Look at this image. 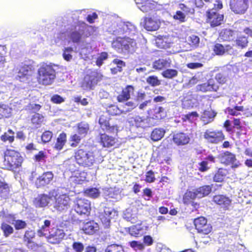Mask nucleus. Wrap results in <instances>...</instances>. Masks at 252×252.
Listing matches in <instances>:
<instances>
[{
	"label": "nucleus",
	"mask_w": 252,
	"mask_h": 252,
	"mask_svg": "<svg viewBox=\"0 0 252 252\" xmlns=\"http://www.w3.org/2000/svg\"><path fill=\"white\" fill-rule=\"evenodd\" d=\"M2 158L4 169L12 171L21 168L24 161L21 153L13 149H6L3 151Z\"/></svg>",
	"instance_id": "obj_1"
},
{
	"label": "nucleus",
	"mask_w": 252,
	"mask_h": 252,
	"mask_svg": "<svg viewBox=\"0 0 252 252\" xmlns=\"http://www.w3.org/2000/svg\"><path fill=\"white\" fill-rule=\"evenodd\" d=\"M52 63H42L37 71L36 80L40 85L47 86L51 85L56 77V72Z\"/></svg>",
	"instance_id": "obj_2"
},
{
	"label": "nucleus",
	"mask_w": 252,
	"mask_h": 252,
	"mask_svg": "<svg viewBox=\"0 0 252 252\" xmlns=\"http://www.w3.org/2000/svg\"><path fill=\"white\" fill-rule=\"evenodd\" d=\"M74 158L76 163L81 167L90 168L96 162L97 158L95 152L84 148L75 150Z\"/></svg>",
	"instance_id": "obj_3"
},
{
	"label": "nucleus",
	"mask_w": 252,
	"mask_h": 252,
	"mask_svg": "<svg viewBox=\"0 0 252 252\" xmlns=\"http://www.w3.org/2000/svg\"><path fill=\"white\" fill-rule=\"evenodd\" d=\"M34 67L31 63L25 62L15 66L13 71L17 74L16 78L20 81H25L31 78L34 72Z\"/></svg>",
	"instance_id": "obj_4"
},
{
	"label": "nucleus",
	"mask_w": 252,
	"mask_h": 252,
	"mask_svg": "<svg viewBox=\"0 0 252 252\" xmlns=\"http://www.w3.org/2000/svg\"><path fill=\"white\" fill-rule=\"evenodd\" d=\"M54 208L60 212L66 211L71 204V199L68 193H56L54 196Z\"/></svg>",
	"instance_id": "obj_5"
},
{
	"label": "nucleus",
	"mask_w": 252,
	"mask_h": 252,
	"mask_svg": "<svg viewBox=\"0 0 252 252\" xmlns=\"http://www.w3.org/2000/svg\"><path fill=\"white\" fill-rule=\"evenodd\" d=\"M74 208L78 214L88 216L91 211V203L85 198H77L74 203Z\"/></svg>",
	"instance_id": "obj_6"
},
{
	"label": "nucleus",
	"mask_w": 252,
	"mask_h": 252,
	"mask_svg": "<svg viewBox=\"0 0 252 252\" xmlns=\"http://www.w3.org/2000/svg\"><path fill=\"white\" fill-rule=\"evenodd\" d=\"M203 137L207 142L214 144H218L225 139V135L221 130L207 129Z\"/></svg>",
	"instance_id": "obj_7"
},
{
	"label": "nucleus",
	"mask_w": 252,
	"mask_h": 252,
	"mask_svg": "<svg viewBox=\"0 0 252 252\" xmlns=\"http://www.w3.org/2000/svg\"><path fill=\"white\" fill-rule=\"evenodd\" d=\"M112 45L115 49L127 51L135 46L136 42L129 37H118L112 42Z\"/></svg>",
	"instance_id": "obj_8"
},
{
	"label": "nucleus",
	"mask_w": 252,
	"mask_h": 252,
	"mask_svg": "<svg viewBox=\"0 0 252 252\" xmlns=\"http://www.w3.org/2000/svg\"><path fill=\"white\" fill-rule=\"evenodd\" d=\"M194 224L198 233L208 235L212 230V226L207 222V220L204 217H199L194 220Z\"/></svg>",
	"instance_id": "obj_9"
},
{
	"label": "nucleus",
	"mask_w": 252,
	"mask_h": 252,
	"mask_svg": "<svg viewBox=\"0 0 252 252\" xmlns=\"http://www.w3.org/2000/svg\"><path fill=\"white\" fill-rule=\"evenodd\" d=\"M207 22L210 23L211 27H215L221 25L223 20V15L216 11L215 8L208 9L206 12Z\"/></svg>",
	"instance_id": "obj_10"
},
{
	"label": "nucleus",
	"mask_w": 252,
	"mask_h": 252,
	"mask_svg": "<svg viewBox=\"0 0 252 252\" xmlns=\"http://www.w3.org/2000/svg\"><path fill=\"white\" fill-rule=\"evenodd\" d=\"M195 89L197 92H217L220 89V86L213 79L211 78L205 83L197 85Z\"/></svg>",
	"instance_id": "obj_11"
},
{
	"label": "nucleus",
	"mask_w": 252,
	"mask_h": 252,
	"mask_svg": "<svg viewBox=\"0 0 252 252\" xmlns=\"http://www.w3.org/2000/svg\"><path fill=\"white\" fill-rule=\"evenodd\" d=\"M128 122L132 126L143 129L152 127L155 124V123L149 122V119H148L147 117L145 118L139 116L129 118Z\"/></svg>",
	"instance_id": "obj_12"
},
{
	"label": "nucleus",
	"mask_w": 252,
	"mask_h": 252,
	"mask_svg": "<svg viewBox=\"0 0 252 252\" xmlns=\"http://www.w3.org/2000/svg\"><path fill=\"white\" fill-rule=\"evenodd\" d=\"M54 176L52 171L44 172L36 179L34 185L38 189L44 188L52 183Z\"/></svg>",
	"instance_id": "obj_13"
},
{
	"label": "nucleus",
	"mask_w": 252,
	"mask_h": 252,
	"mask_svg": "<svg viewBox=\"0 0 252 252\" xmlns=\"http://www.w3.org/2000/svg\"><path fill=\"white\" fill-rule=\"evenodd\" d=\"M98 143L102 148H111L118 144V139L115 136L110 135L105 132L99 134Z\"/></svg>",
	"instance_id": "obj_14"
},
{
	"label": "nucleus",
	"mask_w": 252,
	"mask_h": 252,
	"mask_svg": "<svg viewBox=\"0 0 252 252\" xmlns=\"http://www.w3.org/2000/svg\"><path fill=\"white\" fill-rule=\"evenodd\" d=\"M249 0H230V9L236 14H244L248 8Z\"/></svg>",
	"instance_id": "obj_15"
},
{
	"label": "nucleus",
	"mask_w": 252,
	"mask_h": 252,
	"mask_svg": "<svg viewBox=\"0 0 252 252\" xmlns=\"http://www.w3.org/2000/svg\"><path fill=\"white\" fill-rule=\"evenodd\" d=\"M64 236L63 230L54 227L49 232V235L46 236V238L49 243L58 244L62 241Z\"/></svg>",
	"instance_id": "obj_16"
},
{
	"label": "nucleus",
	"mask_w": 252,
	"mask_h": 252,
	"mask_svg": "<svg viewBox=\"0 0 252 252\" xmlns=\"http://www.w3.org/2000/svg\"><path fill=\"white\" fill-rule=\"evenodd\" d=\"M102 75L97 72L88 74L84 79L83 85L88 89L92 90L97 83L102 80Z\"/></svg>",
	"instance_id": "obj_17"
},
{
	"label": "nucleus",
	"mask_w": 252,
	"mask_h": 252,
	"mask_svg": "<svg viewBox=\"0 0 252 252\" xmlns=\"http://www.w3.org/2000/svg\"><path fill=\"white\" fill-rule=\"evenodd\" d=\"M128 234L134 237H141L146 233L148 229V226L145 225L142 222L135 225H132L126 229Z\"/></svg>",
	"instance_id": "obj_18"
},
{
	"label": "nucleus",
	"mask_w": 252,
	"mask_h": 252,
	"mask_svg": "<svg viewBox=\"0 0 252 252\" xmlns=\"http://www.w3.org/2000/svg\"><path fill=\"white\" fill-rule=\"evenodd\" d=\"M147 113V118L149 119V122H151V120L159 121L165 117L164 109L161 106L157 105L149 109Z\"/></svg>",
	"instance_id": "obj_19"
},
{
	"label": "nucleus",
	"mask_w": 252,
	"mask_h": 252,
	"mask_svg": "<svg viewBox=\"0 0 252 252\" xmlns=\"http://www.w3.org/2000/svg\"><path fill=\"white\" fill-rule=\"evenodd\" d=\"M160 22L159 20L154 17H145L143 26L144 28L150 32L157 31L160 27Z\"/></svg>",
	"instance_id": "obj_20"
},
{
	"label": "nucleus",
	"mask_w": 252,
	"mask_h": 252,
	"mask_svg": "<svg viewBox=\"0 0 252 252\" xmlns=\"http://www.w3.org/2000/svg\"><path fill=\"white\" fill-rule=\"evenodd\" d=\"M135 88L132 85H126L123 88L121 93L117 95L116 99L119 102L127 101L131 98V95L134 94Z\"/></svg>",
	"instance_id": "obj_21"
},
{
	"label": "nucleus",
	"mask_w": 252,
	"mask_h": 252,
	"mask_svg": "<svg viewBox=\"0 0 252 252\" xmlns=\"http://www.w3.org/2000/svg\"><path fill=\"white\" fill-rule=\"evenodd\" d=\"M35 237V233L33 230H27L25 231L23 241L29 249H35L38 245L34 240Z\"/></svg>",
	"instance_id": "obj_22"
},
{
	"label": "nucleus",
	"mask_w": 252,
	"mask_h": 252,
	"mask_svg": "<svg viewBox=\"0 0 252 252\" xmlns=\"http://www.w3.org/2000/svg\"><path fill=\"white\" fill-rule=\"evenodd\" d=\"M213 201L220 205L224 210H228L231 205L232 200L226 195L217 194L213 196Z\"/></svg>",
	"instance_id": "obj_23"
},
{
	"label": "nucleus",
	"mask_w": 252,
	"mask_h": 252,
	"mask_svg": "<svg viewBox=\"0 0 252 252\" xmlns=\"http://www.w3.org/2000/svg\"><path fill=\"white\" fill-rule=\"evenodd\" d=\"M157 46L160 48H169L173 43L172 37L169 35H158L156 38Z\"/></svg>",
	"instance_id": "obj_24"
},
{
	"label": "nucleus",
	"mask_w": 252,
	"mask_h": 252,
	"mask_svg": "<svg viewBox=\"0 0 252 252\" xmlns=\"http://www.w3.org/2000/svg\"><path fill=\"white\" fill-rule=\"evenodd\" d=\"M112 213V208L105 207L103 212L99 215V219L105 228H108L110 226Z\"/></svg>",
	"instance_id": "obj_25"
},
{
	"label": "nucleus",
	"mask_w": 252,
	"mask_h": 252,
	"mask_svg": "<svg viewBox=\"0 0 252 252\" xmlns=\"http://www.w3.org/2000/svg\"><path fill=\"white\" fill-rule=\"evenodd\" d=\"M219 158L220 162L225 165H230L237 160L235 155L229 151H225L220 154Z\"/></svg>",
	"instance_id": "obj_26"
},
{
	"label": "nucleus",
	"mask_w": 252,
	"mask_h": 252,
	"mask_svg": "<svg viewBox=\"0 0 252 252\" xmlns=\"http://www.w3.org/2000/svg\"><path fill=\"white\" fill-rule=\"evenodd\" d=\"M81 229L86 234L93 235L98 230L99 225L94 220H90L83 223Z\"/></svg>",
	"instance_id": "obj_27"
},
{
	"label": "nucleus",
	"mask_w": 252,
	"mask_h": 252,
	"mask_svg": "<svg viewBox=\"0 0 252 252\" xmlns=\"http://www.w3.org/2000/svg\"><path fill=\"white\" fill-rule=\"evenodd\" d=\"M173 141L177 146H183L188 144L190 141L189 136L184 132H178L173 135Z\"/></svg>",
	"instance_id": "obj_28"
},
{
	"label": "nucleus",
	"mask_w": 252,
	"mask_h": 252,
	"mask_svg": "<svg viewBox=\"0 0 252 252\" xmlns=\"http://www.w3.org/2000/svg\"><path fill=\"white\" fill-rule=\"evenodd\" d=\"M51 199V197L48 195L41 194L34 198L33 203L36 207H45L48 205Z\"/></svg>",
	"instance_id": "obj_29"
},
{
	"label": "nucleus",
	"mask_w": 252,
	"mask_h": 252,
	"mask_svg": "<svg viewBox=\"0 0 252 252\" xmlns=\"http://www.w3.org/2000/svg\"><path fill=\"white\" fill-rule=\"evenodd\" d=\"M213 50L216 55L221 56L225 53L229 54L233 50V47L229 44L223 46L220 43H216L213 48Z\"/></svg>",
	"instance_id": "obj_30"
},
{
	"label": "nucleus",
	"mask_w": 252,
	"mask_h": 252,
	"mask_svg": "<svg viewBox=\"0 0 252 252\" xmlns=\"http://www.w3.org/2000/svg\"><path fill=\"white\" fill-rule=\"evenodd\" d=\"M171 63V61L169 58L167 59H159L153 62L152 67L156 70H160L170 67Z\"/></svg>",
	"instance_id": "obj_31"
},
{
	"label": "nucleus",
	"mask_w": 252,
	"mask_h": 252,
	"mask_svg": "<svg viewBox=\"0 0 252 252\" xmlns=\"http://www.w3.org/2000/svg\"><path fill=\"white\" fill-rule=\"evenodd\" d=\"M67 141V135L64 132L59 134L55 143L54 148L58 151L62 150Z\"/></svg>",
	"instance_id": "obj_32"
},
{
	"label": "nucleus",
	"mask_w": 252,
	"mask_h": 252,
	"mask_svg": "<svg viewBox=\"0 0 252 252\" xmlns=\"http://www.w3.org/2000/svg\"><path fill=\"white\" fill-rule=\"evenodd\" d=\"M179 7L186 15H193L195 13V9L190 0L185 3H180Z\"/></svg>",
	"instance_id": "obj_33"
},
{
	"label": "nucleus",
	"mask_w": 252,
	"mask_h": 252,
	"mask_svg": "<svg viewBox=\"0 0 252 252\" xmlns=\"http://www.w3.org/2000/svg\"><path fill=\"white\" fill-rule=\"evenodd\" d=\"M217 114V112L212 109L205 110L202 115V120L205 124L210 123L214 121V119L216 116Z\"/></svg>",
	"instance_id": "obj_34"
},
{
	"label": "nucleus",
	"mask_w": 252,
	"mask_h": 252,
	"mask_svg": "<svg viewBox=\"0 0 252 252\" xmlns=\"http://www.w3.org/2000/svg\"><path fill=\"white\" fill-rule=\"evenodd\" d=\"M138 8L143 12H148L155 8L154 4L149 0H142L141 2H136Z\"/></svg>",
	"instance_id": "obj_35"
},
{
	"label": "nucleus",
	"mask_w": 252,
	"mask_h": 252,
	"mask_svg": "<svg viewBox=\"0 0 252 252\" xmlns=\"http://www.w3.org/2000/svg\"><path fill=\"white\" fill-rule=\"evenodd\" d=\"M15 138V132L10 128H9L7 131L4 132L0 136V139L2 142H8L9 144H12L14 141Z\"/></svg>",
	"instance_id": "obj_36"
},
{
	"label": "nucleus",
	"mask_w": 252,
	"mask_h": 252,
	"mask_svg": "<svg viewBox=\"0 0 252 252\" xmlns=\"http://www.w3.org/2000/svg\"><path fill=\"white\" fill-rule=\"evenodd\" d=\"M228 170L224 168H220L213 176V181L215 182L221 183L223 182L228 174Z\"/></svg>",
	"instance_id": "obj_37"
},
{
	"label": "nucleus",
	"mask_w": 252,
	"mask_h": 252,
	"mask_svg": "<svg viewBox=\"0 0 252 252\" xmlns=\"http://www.w3.org/2000/svg\"><path fill=\"white\" fill-rule=\"evenodd\" d=\"M198 197L201 198L209 195L212 191V187L204 185L194 189Z\"/></svg>",
	"instance_id": "obj_38"
},
{
	"label": "nucleus",
	"mask_w": 252,
	"mask_h": 252,
	"mask_svg": "<svg viewBox=\"0 0 252 252\" xmlns=\"http://www.w3.org/2000/svg\"><path fill=\"white\" fill-rule=\"evenodd\" d=\"M83 34L82 31L75 30L70 32L69 38L72 43H79L82 40Z\"/></svg>",
	"instance_id": "obj_39"
},
{
	"label": "nucleus",
	"mask_w": 252,
	"mask_h": 252,
	"mask_svg": "<svg viewBox=\"0 0 252 252\" xmlns=\"http://www.w3.org/2000/svg\"><path fill=\"white\" fill-rule=\"evenodd\" d=\"M196 197H198L195 190H187L183 196V201L186 205L190 204Z\"/></svg>",
	"instance_id": "obj_40"
},
{
	"label": "nucleus",
	"mask_w": 252,
	"mask_h": 252,
	"mask_svg": "<svg viewBox=\"0 0 252 252\" xmlns=\"http://www.w3.org/2000/svg\"><path fill=\"white\" fill-rule=\"evenodd\" d=\"M165 133L162 128H156L153 129L151 134V138L154 141H157L162 139Z\"/></svg>",
	"instance_id": "obj_41"
},
{
	"label": "nucleus",
	"mask_w": 252,
	"mask_h": 252,
	"mask_svg": "<svg viewBox=\"0 0 252 252\" xmlns=\"http://www.w3.org/2000/svg\"><path fill=\"white\" fill-rule=\"evenodd\" d=\"M10 192V187L8 183L0 180V197L4 199L8 198Z\"/></svg>",
	"instance_id": "obj_42"
},
{
	"label": "nucleus",
	"mask_w": 252,
	"mask_h": 252,
	"mask_svg": "<svg viewBox=\"0 0 252 252\" xmlns=\"http://www.w3.org/2000/svg\"><path fill=\"white\" fill-rule=\"evenodd\" d=\"M11 109L4 104H0V119L7 118L10 117Z\"/></svg>",
	"instance_id": "obj_43"
},
{
	"label": "nucleus",
	"mask_w": 252,
	"mask_h": 252,
	"mask_svg": "<svg viewBox=\"0 0 252 252\" xmlns=\"http://www.w3.org/2000/svg\"><path fill=\"white\" fill-rule=\"evenodd\" d=\"M44 116L38 113H35L31 118L32 125L36 127H39L44 122Z\"/></svg>",
	"instance_id": "obj_44"
},
{
	"label": "nucleus",
	"mask_w": 252,
	"mask_h": 252,
	"mask_svg": "<svg viewBox=\"0 0 252 252\" xmlns=\"http://www.w3.org/2000/svg\"><path fill=\"white\" fill-rule=\"evenodd\" d=\"M89 124L80 123L77 124L78 134L83 138L86 137L89 131Z\"/></svg>",
	"instance_id": "obj_45"
},
{
	"label": "nucleus",
	"mask_w": 252,
	"mask_h": 252,
	"mask_svg": "<svg viewBox=\"0 0 252 252\" xmlns=\"http://www.w3.org/2000/svg\"><path fill=\"white\" fill-rule=\"evenodd\" d=\"M84 193L92 198H98L100 194L99 189L96 188H87L84 190Z\"/></svg>",
	"instance_id": "obj_46"
},
{
	"label": "nucleus",
	"mask_w": 252,
	"mask_h": 252,
	"mask_svg": "<svg viewBox=\"0 0 252 252\" xmlns=\"http://www.w3.org/2000/svg\"><path fill=\"white\" fill-rule=\"evenodd\" d=\"M51 225V221L46 220L44 221V224L37 231V234L40 237H46L47 236V228Z\"/></svg>",
	"instance_id": "obj_47"
},
{
	"label": "nucleus",
	"mask_w": 252,
	"mask_h": 252,
	"mask_svg": "<svg viewBox=\"0 0 252 252\" xmlns=\"http://www.w3.org/2000/svg\"><path fill=\"white\" fill-rule=\"evenodd\" d=\"M83 137L77 133L71 134L69 139L70 146L71 147L75 148L80 143Z\"/></svg>",
	"instance_id": "obj_48"
},
{
	"label": "nucleus",
	"mask_w": 252,
	"mask_h": 252,
	"mask_svg": "<svg viewBox=\"0 0 252 252\" xmlns=\"http://www.w3.org/2000/svg\"><path fill=\"white\" fill-rule=\"evenodd\" d=\"M105 252H125L124 247L121 245L112 244L108 245L105 248Z\"/></svg>",
	"instance_id": "obj_49"
},
{
	"label": "nucleus",
	"mask_w": 252,
	"mask_h": 252,
	"mask_svg": "<svg viewBox=\"0 0 252 252\" xmlns=\"http://www.w3.org/2000/svg\"><path fill=\"white\" fill-rule=\"evenodd\" d=\"M126 102V103L121 106V109H122V113L123 114H126L136 107V105L134 102L132 101Z\"/></svg>",
	"instance_id": "obj_50"
},
{
	"label": "nucleus",
	"mask_w": 252,
	"mask_h": 252,
	"mask_svg": "<svg viewBox=\"0 0 252 252\" xmlns=\"http://www.w3.org/2000/svg\"><path fill=\"white\" fill-rule=\"evenodd\" d=\"M0 227L3 233V235L5 237H8L14 232L13 228L5 222H2Z\"/></svg>",
	"instance_id": "obj_51"
},
{
	"label": "nucleus",
	"mask_w": 252,
	"mask_h": 252,
	"mask_svg": "<svg viewBox=\"0 0 252 252\" xmlns=\"http://www.w3.org/2000/svg\"><path fill=\"white\" fill-rule=\"evenodd\" d=\"M233 129L235 130V132L237 136H240L242 134L243 126L241 125V121L239 119L234 118L233 121Z\"/></svg>",
	"instance_id": "obj_52"
},
{
	"label": "nucleus",
	"mask_w": 252,
	"mask_h": 252,
	"mask_svg": "<svg viewBox=\"0 0 252 252\" xmlns=\"http://www.w3.org/2000/svg\"><path fill=\"white\" fill-rule=\"evenodd\" d=\"M106 111L109 115L112 116L120 115L123 114L122 113V109L114 104L110 105L107 107Z\"/></svg>",
	"instance_id": "obj_53"
},
{
	"label": "nucleus",
	"mask_w": 252,
	"mask_h": 252,
	"mask_svg": "<svg viewBox=\"0 0 252 252\" xmlns=\"http://www.w3.org/2000/svg\"><path fill=\"white\" fill-rule=\"evenodd\" d=\"M235 42L237 47L244 49L248 46L249 41L247 37L241 36L236 38Z\"/></svg>",
	"instance_id": "obj_54"
},
{
	"label": "nucleus",
	"mask_w": 252,
	"mask_h": 252,
	"mask_svg": "<svg viewBox=\"0 0 252 252\" xmlns=\"http://www.w3.org/2000/svg\"><path fill=\"white\" fill-rule=\"evenodd\" d=\"M73 52V49L71 47L64 48L63 50L62 55L63 59L67 62H70L73 58L72 55Z\"/></svg>",
	"instance_id": "obj_55"
},
{
	"label": "nucleus",
	"mask_w": 252,
	"mask_h": 252,
	"mask_svg": "<svg viewBox=\"0 0 252 252\" xmlns=\"http://www.w3.org/2000/svg\"><path fill=\"white\" fill-rule=\"evenodd\" d=\"M215 79L218 84L222 85L227 83L228 76L223 72H219L216 74Z\"/></svg>",
	"instance_id": "obj_56"
},
{
	"label": "nucleus",
	"mask_w": 252,
	"mask_h": 252,
	"mask_svg": "<svg viewBox=\"0 0 252 252\" xmlns=\"http://www.w3.org/2000/svg\"><path fill=\"white\" fill-rule=\"evenodd\" d=\"M244 110V108L243 106H235L233 108L228 107L227 108L228 114L231 116H238L240 114L239 112H243Z\"/></svg>",
	"instance_id": "obj_57"
},
{
	"label": "nucleus",
	"mask_w": 252,
	"mask_h": 252,
	"mask_svg": "<svg viewBox=\"0 0 252 252\" xmlns=\"http://www.w3.org/2000/svg\"><path fill=\"white\" fill-rule=\"evenodd\" d=\"M178 71L174 69H166L162 72L163 77L168 79H171L178 75Z\"/></svg>",
	"instance_id": "obj_58"
},
{
	"label": "nucleus",
	"mask_w": 252,
	"mask_h": 252,
	"mask_svg": "<svg viewBox=\"0 0 252 252\" xmlns=\"http://www.w3.org/2000/svg\"><path fill=\"white\" fill-rule=\"evenodd\" d=\"M234 32L230 30H226L221 35V38L223 41H231L234 39Z\"/></svg>",
	"instance_id": "obj_59"
},
{
	"label": "nucleus",
	"mask_w": 252,
	"mask_h": 252,
	"mask_svg": "<svg viewBox=\"0 0 252 252\" xmlns=\"http://www.w3.org/2000/svg\"><path fill=\"white\" fill-rule=\"evenodd\" d=\"M188 42L191 47L196 48L199 46L200 39L197 35H191L188 38Z\"/></svg>",
	"instance_id": "obj_60"
},
{
	"label": "nucleus",
	"mask_w": 252,
	"mask_h": 252,
	"mask_svg": "<svg viewBox=\"0 0 252 252\" xmlns=\"http://www.w3.org/2000/svg\"><path fill=\"white\" fill-rule=\"evenodd\" d=\"M146 81L148 84L153 87L159 86L160 84V81L157 76L155 75L148 77L146 79Z\"/></svg>",
	"instance_id": "obj_61"
},
{
	"label": "nucleus",
	"mask_w": 252,
	"mask_h": 252,
	"mask_svg": "<svg viewBox=\"0 0 252 252\" xmlns=\"http://www.w3.org/2000/svg\"><path fill=\"white\" fill-rule=\"evenodd\" d=\"M186 15L181 10H178L176 12L175 14L173 16V18L179 21L180 23H184L186 21Z\"/></svg>",
	"instance_id": "obj_62"
},
{
	"label": "nucleus",
	"mask_w": 252,
	"mask_h": 252,
	"mask_svg": "<svg viewBox=\"0 0 252 252\" xmlns=\"http://www.w3.org/2000/svg\"><path fill=\"white\" fill-rule=\"evenodd\" d=\"M6 53V46L0 45V64H3L6 62L5 58Z\"/></svg>",
	"instance_id": "obj_63"
},
{
	"label": "nucleus",
	"mask_w": 252,
	"mask_h": 252,
	"mask_svg": "<svg viewBox=\"0 0 252 252\" xmlns=\"http://www.w3.org/2000/svg\"><path fill=\"white\" fill-rule=\"evenodd\" d=\"M53 137V132L50 130H45L41 135V141L43 143L49 142Z\"/></svg>",
	"instance_id": "obj_64"
}]
</instances>
